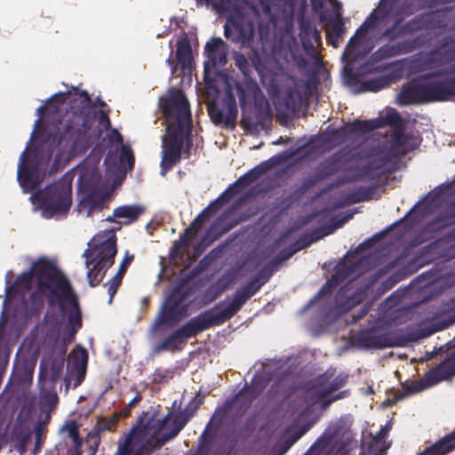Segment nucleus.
I'll return each mask as SVG.
<instances>
[{"mask_svg":"<svg viewBox=\"0 0 455 455\" xmlns=\"http://www.w3.org/2000/svg\"><path fill=\"white\" fill-rule=\"evenodd\" d=\"M208 329H211L210 326L203 315L199 314L157 343L155 347V351L161 353L163 351L173 352L179 350L180 349V345L184 344L188 339L195 337Z\"/></svg>","mask_w":455,"mask_h":455,"instance_id":"nucleus-12","label":"nucleus"},{"mask_svg":"<svg viewBox=\"0 0 455 455\" xmlns=\"http://www.w3.org/2000/svg\"><path fill=\"white\" fill-rule=\"evenodd\" d=\"M395 81L396 76L394 73L384 75L372 79H368L361 84V91L377 92L384 88L390 86Z\"/></svg>","mask_w":455,"mask_h":455,"instance_id":"nucleus-35","label":"nucleus"},{"mask_svg":"<svg viewBox=\"0 0 455 455\" xmlns=\"http://www.w3.org/2000/svg\"><path fill=\"white\" fill-rule=\"evenodd\" d=\"M403 132H404V127H401L399 129H395L394 133L392 135L391 142L403 147V145L404 143Z\"/></svg>","mask_w":455,"mask_h":455,"instance_id":"nucleus-63","label":"nucleus"},{"mask_svg":"<svg viewBox=\"0 0 455 455\" xmlns=\"http://www.w3.org/2000/svg\"><path fill=\"white\" fill-rule=\"evenodd\" d=\"M99 124L105 130H108L111 126V121L108 116V111L100 109L98 116Z\"/></svg>","mask_w":455,"mask_h":455,"instance_id":"nucleus-61","label":"nucleus"},{"mask_svg":"<svg viewBox=\"0 0 455 455\" xmlns=\"http://www.w3.org/2000/svg\"><path fill=\"white\" fill-rule=\"evenodd\" d=\"M336 435V430L326 429L304 455H327V449Z\"/></svg>","mask_w":455,"mask_h":455,"instance_id":"nucleus-34","label":"nucleus"},{"mask_svg":"<svg viewBox=\"0 0 455 455\" xmlns=\"http://www.w3.org/2000/svg\"><path fill=\"white\" fill-rule=\"evenodd\" d=\"M39 262H48L51 265H55L52 261L45 259L41 258L37 261H36L33 264V270L35 275V279L36 281L37 289L36 291H33L27 301L26 304V317L27 318H33V317H39L42 310L44 307V297L48 300V291H41L39 287V282H38V275H37V267L39 266Z\"/></svg>","mask_w":455,"mask_h":455,"instance_id":"nucleus-20","label":"nucleus"},{"mask_svg":"<svg viewBox=\"0 0 455 455\" xmlns=\"http://www.w3.org/2000/svg\"><path fill=\"white\" fill-rule=\"evenodd\" d=\"M302 241V239H299L295 243L291 244L286 249H283L279 253H277L274 259L270 261L271 264H273L275 267L278 266L280 263H282L284 260L289 259L293 254H295L299 250L307 247L310 243V242L305 243L303 244H299V243Z\"/></svg>","mask_w":455,"mask_h":455,"instance_id":"nucleus-40","label":"nucleus"},{"mask_svg":"<svg viewBox=\"0 0 455 455\" xmlns=\"http://www.w3.org/2000/svg\"><path fill=\"white\" fill-rule=\"evenodd\" d=\"M408 51L405 50V44H385L381 47H379L373 54L372 58L375 60H382L386 59H389L397 55H400L402 53H405Z\"/></svg>","mask_w":455,"mask_h":455,"instance_id":"nucleus-39","label":"nucleus"},{"mask_svg":"<svg viewBox=\"0 0 455 455\" xmlns=\"http://www.w3.org/2000/svg\"><path fill=\"white\" fill-rule=\"evenodd\" d=\"M73 368L80 367L81 371H84L83 368L86 367L88 361V353L85 348L77 345L75 349H73L69 355Z\"/></svg>","mask_w":455,"mask_h":455,"instance_id":"nucleus-46","label":"nucleus"},{"mask_svg":"<svg viewBox=\"0 0 455 455\" xmlns=\"http://www.w3.org/2000/svg\"><path fill=\"white\" fill-rule=\"evenodd\" d=\"M261 287L262 283H259L258 280L253 278L245 285H243L241 289L245 294H250V298H251L260 290Z\"/></svg>","mask_w":455,"mask_h":455,"instance_id":"nucleus-57","label":"nucleus"},{"mask_svg":"<svg viewBox=\"0 0 455 455\" xmlns=\"http://www.w3.org/2000/svg\"><path fill=\"white\" fill-rule=\"evenodd\" d=\"M196 235L197 233L193 228L188 227L182 234L180 235V238L186 242L188 245H189L190 242L196 237Z\"/></svg>","mask_w":455,"mask_h":455,"instance_id":"nucleus-64","label":"nucleus"},{"mask_svg":"<svg viewBox=\"0 0 455 455\" xmlns=\"http://www.w3.org/2000/svg\"><path fill=\"white\" fill-rule=\"evenodd\" d=\"M379 21V17L373 12L371 13L363 22V24L356 29L355 35L349 39L343 55H350L351 52L356 48L361 41L365 37L367 32L370 29H373L377 27Z\"/></svg>","mask_w":455,"mask_h":455,"instance_id":"nucleus-24","label":"nucleus"},{"mask_svg":"<svg viewBox=\"0 0 455 455\" xmlns=\"http://www.w3.org/2000/svg\"><path fill=\"white\" fill-rule=\"evenodd\" d=\"M77 106H72L70 113H67L64 124L58 127L56 132L50 134L48 140L53 147H60L61 153L75 155L85 151L89 148L88 133L96 118V105L104 107L105 102L100 98L92 101L86 91L80 93Z\"/></svg>","mask_w":455,"mask_h":455,"instance_id":"nucleus-3","label":"nucleus"},{"mask_svg":"<svg viewBox=\"0 0 455 455\" xmlns=\"http://www.w3.org/2000/svg\"><path fill=\"white\" fill-rule=\"evenodd\" d=\"M208 115L215 125H224L225 128H235L237 118V106L235 97L230 93L221 102V107L215 100L207 106Z\"/></svg>","mask_w":455,"mask_h":455,"instance_id":"nucleus-16","label":"nucleus"},{"mask_svg":"<svg viewBox=\"0 0 455 455\" xmlns=\"http://www.w3.org/2000/svg\"><path fill=\"white\" fill-rule=\"evenodd\" d=\"M65 427L68 433V436L73 440V442L76 444H80L81 439L79 436L78 427L76 422L70 421L66 424Z\"/></svg>","mask_w":455,"mask_h":455,"instance_id":"nucleus-58","label":"nucleus"},{"mask_svg":"<svg viewBox=\"0 0 455 455\" xmlns=\"http://www.w3.org/2000/svg\"><path fill=\"white\" fill-rule=\"evenodd\" d=\"M192 294V289L182 284L176 286L163 304L156 325L172 327L187 316L188 306L185 301Z\"/></svg>","mask_w":455,"mask_h":455,"instance_id":"nucleus-9","label":"nucleus"},{"mask_svg":"<svg viewBox=\"0 0 455 455\" xmlns=\"http://www.w3.org/2000/svg\"><path fill=\"white\" fill-rule=\"evenodd\" d=\"M148 413H145L143 417H140L137 424L124 438L140 452L148 446L153 450L161 448L166 442L176 437L188 423V418L180 413L173 419L168 429L159 437V434L167 426L171 414L168 413L160 419H155L153 415L146 419Z\"/></svg>","mask_w":455,"mask_h":455,"instance_id":"nucleus-4","label":"nucleus"},{"mask_svg":"<svg viewBox=\"0 0 455 455\" xmlns=\"http://www.w3.org/2000/svg\"><path fill=\"white\" fill-rule=\"evenodd\" d=\"M355 340L358 346L368 349H382L394 346L390 334H375L371 330H363L357 333Z\"/></svg>","mask_w":455,"mask_h":455,"instance_id":"nucleus-22","label":"nucleus"},{"mask_svg":"<svg viewBox=\"0 0 455 455\" xmlns=\"http://www.w3.org/2000/svg\"><path fill=\"white\" fill-rule=\"evenodd\" d=\"M31 432L22 426H15L12 432V440L18 449L24 450L30 440Z\"/></svg>","mask_w":455,"mask_h":455,"instance_id":"nucleus-43","label":"nucleus"},{"mask_svg":"<svg viewBox=\"0 0 455 455\" xmlns=\"http://www.w3.org/2000/svg\"><path fill=\"white\" fill-rule=\"evenodd\" d=\"M323 142L331 148L339 146L347 140V128L342 126L339 129H333L330 132L323 133Z\"/></svg>","mask_w":455,"mask_h":455,"instance_id":"nucleus-41","label":"nucleus"},{"mask_svg":"<svg viewBox=\"0 0 455 455\" xmlns=\"http://www.w3.org/2000/svg\"><path fill=\"white\" fill-rule=\"evenodd\" d=\"M160 107L168 124L163 138L162 171H171L181 159L186 137L192 129V115L188 100L181 90H172L160 99Z\"/></svg>","mask_w":455,"mask_h":455,"instance_id":"nucleus-1","label":"nucleus"},{"mask_svg":"<svg viewBox=\"0 0 455 455\" xmlns=\"http://www.w3.org/2000/svg\"><path fill=\"white\" fill-rule=\"evenodd\" d=\"M299 36L307 55L316 62L321 61V55L316 48L322 45V37L316 27L308 20H302Z\"/></svg>","mask_w":455,"mask_h":455,"instance_id":"nucleus-19","label":"nucleus"},{"mask_svg":"<svg viewBox=\"0 0 455 455\" xmlns=\"http://www.w3.org/2000/svg\"><path fill=\"white\" fill-rule=\"evenodd\" d=\"M250 59L251 61H249V60L243 53H234L235 65L245 77L251 76L252 73V68L258 69L259 66L261 64L260 57L257 50L251 51V55L250 56Z\"/></svg>","mask_w":455,"mask_h":455,"instance_id":"nucleus-28","label":"nucleus"},{"mask_svg":"<svg viewBox=\"0 0 455 455\" xmlns=\"http://www.w3.org/2000/svg\"><path fill=\"white\" fill-rule=\"evenodd\" d=\"M140 451L136 450L128 440L124 439L117 443V448L114 455H140Z\"/></svg>","mask_w":455,"mask_h":455,"instance_id":"nucleus-52","label":"nucleus"},{"mask_svg":"<svg viewBox=\"0 0 455 455\" xmlns=\"http://www.w3.org/2000/svg\"><path fill=\"white\" fill-rule=\"evenodd\" d=\"M339 286L336 281L332 282V277L326 282V283L320 289L316 297H323L324 295L331 294L333 291Z\"/></svg>","mask_w":455,"mask_h":455,"instance_id":"nucleus-59","label":"nucleus"},{"mask_svg":"<svg viewBox=\"0 0 455 455\" xmlns=\"http://www.w3.org/2000/svg\"><path fill=\"white\" fill-rule=\"evenodd\" d=\"M455 73V64L452 66ZM429 102H444L455 100V76L426 83Z\"/></svg>","mask_w":455,"mask_h":455,"instance_id":"nucleus-18","label":"nucleus"},{"mask_svg":"<svg viewBox=\"0 0 455 455\" xmlns=\"http://www.w3.org/2000/svg\"><path fill=\"white\" fill-rule=\"evenodd\" d=\"M377 186L359 187L349 195V199L352 204L365 202L372 199V196L377 189Z\"/></svg>","mask_w":455,"mask_h":455,"instance_id":"nucleus-44","label":"nucleus"},{"mask_svg":"<svg viewBox=\"0 0 455 455\" xmlns=\"http://www.w3.org/2000/svg\"><path fill=\"white\" fill-rule=\"evenodd\" d=\"M120 161L122 163L126 162L129 169H133L134 167V156L132 148L128 146L123 145L120 152Z\"/></svg>","mask_w":455,"mask_h":455,"instance_id":"nucleus-55","label":"nucleus"},{"mask_svg":"<svg viewBox=\"0 0 455 455\" xmlns=\"http://www.w3.org/2000/svg\"><path fill=\"white\" fill-rule=\"evenodd\" d=\"M245 188L242 186L237 179L231 184L219 197H217L224 205L229 203L235 196L239 195Z\"/></svg>","mask_w":455,"mask_h":455,"instance_id":"nucleus-47","label":"nucleus"},{"mask_svg":"<svg viewBox=\"0 0 455 455\" xmlns=\"http://www.w3.org/2000/svg\"><path fill=\"white\" fill-rule=\"evenodd\" d=\"M392 228H389L387 230H384L382 232H379L376 235H374L372 237L367 239L366 241H364L363 243H362L359 246H358V249L361 250V251H363V250H366V249H370L371 247H373L377 242H379L381 238H383L387 232L388 230H390Z\"/></svg>","mask_w":455,"mask_h":455,"instance_id":"nucleus-56","label":"nucleus"},{"mask_svg":"<svg viewBox=\"0 0 455 455\" xmlns=\"http://www.w3.org/2000/svg\"><path fill=\"white\" fill-rule=\"evenodd\" d=\"M224 36L233 43L251 46L255 36L254 21L241 12L231 15L224 26Z\"/></svg>","mask_w":455,"mask_h":455,"instance_id":"nucleus-14","label":"nucleus"},{"mask_svg":"<svg viewBox=\"0 0 455 455\" xmlns=\"http://www.w3.org/2000/svg\"><path fill=\"white\" fill-rule=\"evenodd\" d=\"M347 128V136L349 134L361 133L365 134L376 129L383 127L381 118L371 120H355L344 126Z\"/></svg>","mask_w":455,"mask_h":455,"instance_id":"nucleus-32","label":"nucleus"},{"mask_svg":"<svg viewBox=\"0 0 455 455\" xmlns=\"http://www.w3.org/2000/svg\"><path fill=\"white\" fill-rule=\"evenodd\" d=\"M28 149V148H26ZM27 161V150L23 151L20 156V164L19 165L18 178L20 186L24 188H28L29 191L35 190L38 185L39 180L34 177L33 170L28 166Z\"/></svg>","mask_w":455,"mask_h":455,"instance_id":"nucleus-29","label":"nucleus"},{"mask_svg":"<svg viewBox=\"0 0 455 455\" xmlns=\"http://www.w3.org/2000/svg\"><path fill=\"white\" fill-rule=\"evenodd\" d=\"M133 259V255L126 256L123 262L121 263L117 273L115 275V276L109 280L107 283H105V286L108 287V293L109 295L108 303L111 304L114 296L116 295L118 288L120 287L122 283V280L124 278V275L126 272V269L128 266L131 264V262Z\"/></svg>","mask_w":455,"mask_h":455,"instance_id":"nucleus-33","label":"nucleus"},{"mask_svg":"<svg viewBox=\"0 0 455 455\" xmlns=\"http://www.w3.org/2000/svg\"><path fill=\"white\" fill-rule=\"evenodd\" d=\"M250 299V294H245L242 289H237L234 293L232 301L222 310L214 312L223 302L217 304L213 309L202 312L204 318L210 328L220 326L231 319Z\"/></svg>","mask_w":455,"mask_h":455,"instance_id":"nucleus-15","label":"nucleus"},{"mask_svg":"<svg viewBox=\"0 0 455 455\" xmlns=\"http://www.w3.org/2000/svg\"><path fill=\"white\" fill-rule=\"evenodd\" d=\"M346 33L345 24L341 19L334 20L326 31L327 44L338 48L340 39Z\"/></svg>","mask_w":455,"mask_h":455,"instance_id":"nucleus-38","label":"nucleus"},{"mask_svg":"<svg viewBox=\"0 0 455 455\" xmlns=\"http://www.w3.org/2000/svg\"><path fill=\"white\" fill-rule=\"evenodd\" d=\"M381 120L383 121V126L385 124H387V125L393 127L394 129H399L401 127H403V119H402L401 116L394 108H391L390 110H388L387 112L385 118H383Z\"/></svg>","mask_w":455,"mask_h":455,"instance_id":"nucleus-49","label":"nucleus"},{"mask_svg":"<svg viewBox=\"0 0 455 455\" xmlns=\"http://www.w3.org/2000/svg\"><path fill=\"white\" fill-rule=\"evenodd\" d=\"M116 252L115 236L84 251L86 267H89L90 265L94 264L87 272V279L91 287H95L101 283L107 270L113 266Z\"/></svg>","mask_w":455,"mask_h":455,"instance_id":"nucleus-8","label":"nucleus"},{"mask_svg":"<svg viewBox=\"0 0 455 455\" xmlns=\"http://www.w3.org/2000/svg\"><path fill=\"white\" fill-rule=\"evenodd\" d=\"M362 263V260H356L355 262L340 261L336 266L334 273L331 275L332 282L336 281L337 283L340 285L352 275L359 272Z\"/></svg>","mask_w":455,"mask_h":455,"instance_id":"nucleus-31","label":"nucleus"},{"mask_svg":"<svg viewBox=\"0 0 455 455\" xmlns=\"http://www.w3.org/2000/svg\"><path fill=\"white\" fill-rule=\"evenodd\" d=\"M259 8L262 11V13L266 16L267 20L270 23L275 24L277 21V16L272 11V9H273L272 0H259Z\"/></svg>","mask_w":455,"mask_h":455,"instance_id":"nucleus-51","label":"nucleus"},{"mask_svg":"<svg viewBox=\"0 0 455 455\" xmlns=\"http://www.w3.org/2000/svg\"><path fill=\"white\" fill-rule=\"evenodd\" d=\"M176 60L182 70H190L194 64L192 47L188 35L184 34L176 43Z\"/></svg>","mask_w":455,"mask_h":455,"instance_id":"nucleus-25","label":"nucleus"},{"mask_svg":"<svg viewBox=\"0 0 455 455\" xmlns=\"http://www.w3.org/2000/svg\"><path fill=\"white\" fill-rule=\"evenodd\" d=\"M414 31L412 22L409 21L405 24L401 25V20H397L394 22L391 28H387L382 33V36L390 41L395 40L402 36L411 34Z\"/></svg>","mask_w":455,"mask_h":455,"instance_id":"nucleus-37","label":"nucleus"},{"mask_svg":"<svg viewBox=\"0 0 455 455\" xmlns=\"http://www.w3.org/2000/svg\"><path fill=\"white\" fill-rule=\"evenodd\" d=\"M146 209L139 204H125L115 208V216L117 219H124L118 224L130 225L139 220V218L145 212Z\"/></svg>","mask_w":455,"mask_h":455,"instance_id":"nucleus-30","label":"nucleus"},{"mask_svg":"<svg viewBox=\"0 0 455 455\" xmlns=\"http://www.w3.org/2000/svg\"><path fill=\"white\" fill-rule=\"evenodd\" d=\"M228 288L227 283H221L220 280L212 283L204 293L203 302L209 304L217 299Z\"/></svg>","mask_w":455,"mask_h":455,"instance_id":"nucleus-45","label":"nucleus"},{"mask_svg":"<svg viewBox=\"0 0 455 455\" xmlns=\"http://www.w3.org/2000/svg\"><path fill=\"white\" fill-rule=\"evenodd\" d=\"M201 440H202V443L200 445L198 452L205 455V454L208 453V451L210 450V446H211V444L212 443V437L210 436V435L207 434V430L206 429L204 430V432L201 435Z\"/></svg>","mask_w":455,"mask_h":455,"instance_id":"nucleus-60","label":"nucleus"},{"mask_svg":"<svg viewBox=\"0 0 455 455\" xmlns=\"http://www.w3.org/2000/svg\"><path fill=\"white\" fill-rule=\"evenodd\" d=\"M453 225H455V219L451 217V212L449 211L448 207L429 223V227L434 230L443 229Z\"/></svg>","mask_w":455,"mask_h":455,"instance_id":"nucleus-42","label":"nucleus"},{"mask_svg":"<svg viewBox=\"0 0 455 455\" xmlns=\"http://www.w3.org/2000/svg\"><path fill=\"white\" fill-rule=\"evenodd\" d=\"M82 203L88 206L87 216H91L95 209L101 210L103 207V200L101 198H97L93 194L87 195Z\"/></svg>","mask_w":455,"mask_h":455,"instance_id":"nucleus-50","label":"nucleus"},{"mask_svg":"<svg viewBox=\"0 0 455 455\" xmlns=\"http://www.w3.org/2000/svg\"><path fill=\"white\" fill-rule=\"evenodd\" d=\"M453 61H455V40L451 38H445L426 58V63L434 67H442Z\"/></svg>","mask_w":455,"mask_h":455,"instance_id":"nucleus-21","label":"nucleus"},{"mask_svg":"<svg viewBox=\"0 0 455 455\" xmlns=\"http://www.w3.org/2000/svg\"><path fill=\"white\" fill-rule=\"evenodd\" d=\"M404 154L402 146L392 142L373 147L365 157L367 162L363 164L364 167L355 169L356 174L349 180H379L386 173L384 167Z\"/></svg>","mask_w":455,"mask_h":455,"instance_id":"nucleus-7","label":"nucleus"},{"mask_svg":"<svg viewBox=\"0 0 455 455\" xmlns=\"http://www.w3.org/2000/svg\"><path fill=\"white\" fill-rule=\"evenodd\" d=\"M39 263L37 267L39 287L41 291H48L50 307L58 305L63 314L68 313L61 341L65 345L71 343L83 327L78 296L68 277L56 265H51L48 262Z\"/></svg>","mask_w":455,"mask_h":455,"instance_id":"nucleus-2","label":"nucleus"},{"mask_svg":"<svg viewBox=\"0 0 455 455\" xmlns=\"http://www.w3.org/2000/svg\"><path fill=\"white\" fill-rule=\"evenodd\" d=\"M347 380V376H334L333 372L326 371L307 384L306 399L313 404H320V408L324 411L332 403L348 395L347 390L334 394L345 386Z\"/></svg>","mask_w":455,"mask_h":455,"instance_id":"nucleus-6","label":"nucleus"},{"mask_svg":"<svg viewBox=\"0 0 455 455\" xmlns=\"http://www.w3.org/2000/svg\"><path fill=\"white\" fill-rule=\"evenodd\" d=\"M455 450V429L426 447L418 455H447Z\"/></svg>","mask_w":455,"mask_h":455,"instance_id":"nucleus-27","label":"nucleus"},{"mask_svg":"<svg viewBox=\"0 0 455 455\" xmlns=\"http://www.w3.org/2000/svg\"><path fill=\"white\" fill-rule=\"evenodd\" d=\"M268 380L262 375H255L252 379L251 386L245 385L231 401H227L226 408L232 409L238 403H241L240 410L245 412L251 406V403L263 392L267 387Z\"/></svg>","mask_w":455,"mask_h":455,"instance_id":"nucleus-17","label":"nucleus"},{"mask_svg":"<svg viewBox=\"0 0 455 455\" xmlns=\"http://www.w3.org/2000/svg\"><path fill=\"white\" fill-rule=\"evenodd\" d=\"M189 245L186 243V242L182 241L180 238L179 240L174 241L171 253L172 254H179L182 253Z\"/></svg>","mask_w":455,"mask_h":455,"instance_id":"nucleus-62","label":"nucleus"},{"mask_svg":"<svg viewBox=\"0 0 455 455\" xmlns=\"http://www.w3.org/2000/svg\"><path fill=\"white\" fill-rule=\"evenodd\" d=\"M63 366H64L63 359L53 360L51 363L50 368H49V378L52 382H56L60 379V377L62 373Z\"/></svg>","mask_w":455,"mask_h":455,"instance_id":"nucleus-53","label":"nucleus"},{"mask_svg":"<svg viewBox=\"0 0 455 455\" xmlns=\"http://www.w3.org/2000/svg\"><path fill=\"white\" fill-rule=\"evenodd\" d=\"M398 103L403 106L428 103L426 83L417 81L403 87L398 94Z\"/></svg>","mask_w":455,"mask_h":455,"instance_id":"nucleus-23","label":"nucleus"},{"mask_svg":"<svg viewBox=\"0 0 455 455\" xmlns=\"http://www.w3.org/2000/svg\"><path fill=\"white\" fill-rule=\"evenodd\" d=\"M31 199L42 210V215L46 219L66 215L72 205V183L61 178L44 189L34 192Z\"/></svg>","mask_w":455,"mask_h":455,"instance_id":"nucleus-5","label":"nucleus"},{"mask_svg":"<svg viewBox=\"0 0 455 455\" xmlns=\"http://www.w3.org/2000/svg\"><path fill=\"white\" fill-rule=\"evenodd\" d=\"M363 159V157L359 154H353L350 157L346 159L332 156L320 164L317 170V177L320 180H324L342 172L343 175L339 178L337 181L338 185L361 181L362 180H350L349 179L353 178V176L356 174V171H355V169L364 167V164L360 163Z\"/></svg>","mask_w":455,"mask_h":455,"instance_id":"nucleus-11","label":"nucleus"},{"mask_svg":"<svg viewBox=\"0 0 455 455\" xmlns=\"http://www.w3.org/2000/svg\"><path fill=\"white\" fill-rule=\"evenodd\" d=\"M453 376H455V349L439 364L428 370L420 379L411 381L408 385H403V390L401 391V394L404 395L405 398Z\"/></svg>","mask_w":455,"mask_h":455,"instance_id":"nucleus-10","label":"nucleus"},{"mask_svg":"<svg viewBox=\"0 0 455 455\" xmlns=\"http://www.w3.org/2000/svg\"><path fill=\"white\" fill-rule=\"evenodd\" d=\"M270 169L271 164L268 162H261L259 164L240 176L238 178L239 182L246 188L258 180L261 176L266 174Z\"/></svg>","mask_w":455,"mask_h":455,"instance_id":"nucleus-36","label":"nucleus"},{"mask_svg":"<svg viewBox=\"0 0 455 455\" xmlns=\"http://www.w3.org/2000/svg\"><path fill=\"white\" fill-rule=\"evenodd\" d=\"M223 206V203L216 198L199 213L200 218L208 222Z\"/></svg>","mask_w":455,"mask_h":455,"instance_id":"nucleus-48","label":"nucleus"},{"mask_svg":"<svg viewBox=\"0 0 455 455\" xmlns=\"http://www.w3.org/2000/svg\"><path fill=\"white\" fill-rule=\"evenodd\" d=\"M275 267L270 262L258 272L254 279H257L258 283H262L263 286L272 276Z\"/></svg>","mask_w":455,"mask_h":455,"instance_id":"nucleus-54","label":"nucleus"},{"mask_svg":"<svg viewBox=\"0 0 455 455\" xmlns=\"http://www.w3.org/2000/svg\"><path fill=\"white\" fill-rule=\"evenodd\" d=\"M65 100H66L65 93H57L49 99L47 106L43 105L37 108L38 118L36 120L35 130L32 132L30 140L34 139L35 133H36V130L38 129V127L41 125L42 120L45 114H47L49 117H50V116H52V119L54 121H55V117H54L55 116H58V117L60 116V114L62 112L61 108H62V106H63ZM56 121L58 122V124H57L54 132H48L47 134H45V131L44 129H41L38 131L39 133L45 136L44 139V144L47 146V150L41 156V158L45 160L46 162H49L51 160L54 149L58 148V147H53L51 140H48V137L50 134L56 132V131L58 130V127L64 124V123H62L60 118H57Z\"/></svg>","mask_w":455,"mask_h":455,"instance_id":"nucleus-13","label":"nucleus"},{"mask_svg":"<svg viewBox=\"0 0 455 455\" xmlns=\"http://www.w3.org/2000/svg\"><path fill=\"white\" fill-rule=\"evenodd\" d=\"M225 42L220 37H212L206 43L204 52L212 66L217 64L225 65L227 63V47Z\"/></svg>","mask_w":455,"mask_h":455,"instance_id":"nucleus-26","label":"nucleus"}]
</instances>
